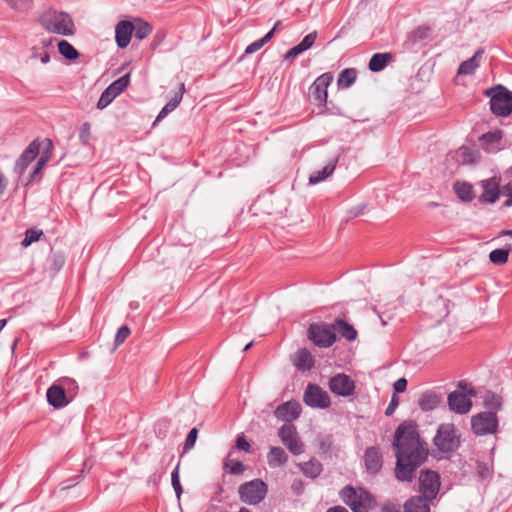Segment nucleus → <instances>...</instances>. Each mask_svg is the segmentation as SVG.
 <instances>
[{
	"label": "nucleus",
	"mask_w": 512,
	"mask_h": 512,
	"mask_svg": "<svg viewBox=\"0 0 512 512\" xmlns=\"http://www.w3.org/2000/svg\"><path fill=\"white\" fill-rule=\"evenodd\" d=\"M393 59L391 53H376L369 61V69L373 72H379L383 70L386 65Z\"/></svg>",
	"instance_id": "obj_31"
},
{
	"label": "nucleus",
	"mask_w": 512,
	"mask_h": 512,
	"mask_svg": "<svg viewBox=\"0 0 512 512\" xmlns=\"http://www.w3.org/2000/svg\"><path fill=\"white\" fill-rule=\"evenodd\" d=\"M454 190L457 196L466 202H470L474 198L473 187L467 182H456Z\"/></svg>",
	"instance_id": "obj_36"
},
{
	"label": "nucleus",
	"mask_w": 512,
	"mask_h": 512,
	"mask_svg": "<svg viewBox=\"0 0 512 512\" xmlns=\"http://www.w3.org/2000/svg\"><path fill=\"white\" fill-rule=\"evenodd\" d=\"M225 467H229V472L234 475L242 474L245 470L243 463L240 461L226 462Z\"/></svg>",
	"instance_id": "obj_49"
},
{
	"label": "nucleus",
	"mask_w": 512,
	"mask_h": 512,
	"mask_svg": "<svg viewBox=\"0 0 512 512\" xmlns=\"http://www.w3.org/2000/svg\"><path fill=\"white\" fill-rule=\"evenodd\" d=\"M333 328L335 334H340L341 337L345 338L348 341H353L357 337V331L355 328L342 319H337L333 323Z\"/></svg>",
	"instance_id": "obj_28"
},
{
	"label": "nucleus",
	"mask_w": 512,
	"mask_h": 512,
	"mask_svg": "<svg viewBox=\"0 0 512 512\" xmlns=\"http://www.w3.org/2000/svg\"><path fill=\"white\" fill-rule=\"evenodd\" d=\"M267 492V484L261 479H253L238 487L239 499L247 505L259 504L265 499Z\"/></svg>",
	"instance_id": "obj_6"
},
{
	"label": "nucleus",
	"mask_w": 512,
	"mask_h": 512,
	"mask_svg": "<svg viewBox=\"0 0 512 512\" xmlns=\"http://www.w3.org/2000/svg\"><path fill=\"white\" fill-rule=\"evenodd\" d=\"M355 388V382L344 373H338L329 380L330 391L338 396H352Z\"/></svg>",
	"instance_id": "obj_12"
},
{
	"label": "nucleus",
	"mask_w": 512,
	"mask_h": 512,
	"mask_svg": "<svg viewBox=\"0 0 512 512\" xmlns=\"http://www.w3.org/2000/svg\"><path fill=\"white\" fill-rule=\"evenodd\" d=\"M431 500L424 495L412 496L404 503V512H430Z\"/></svg>",
	"instance_id": "obj_21"
},
{
	"label": "nucleus",
	"mask_w": 512,
	"mask_h": 512,
	"mask_svg": "<svg viewBox=\"0 0 512 512\" xmlns=\"http://www.w3.org/2000/svg\"><path fill=\"white\" fill-rule=\"evenodd\" d=\"M130 83V73H127L123 75L122 77L118 78L117 80L113 81L107 89H109L114 96L120 95L128 86Z\"/></svg>",
	"instance_id": "obj_38"
},
{
	"label": "nucleus",
	"mask_w": 512,
	"mask_h": 512,
	"mask_svg": "<svg viewBox=\"0 0 512 512\" xmlns=\"http://www.w3.org/2000/svg\"><path fill=\"white\" fill-rule=\"evenodd\" d=\"M307 336L320 348L331 347L336 341L333 324L329 325L324 322L310 324Z\"/></svg>",
	"instance_id": "obj_7"
},
{
	"label": "nucleus",
	"mask_w": 512,
	"mask_h": 512,
	"mask_svg": "<svg viewBox=\"0 0 512 512\" xmlns=\"http://www.w3.org/2000/svg\"><path fill=\"white\" fill-rule=\"evenodd\" d=\"M333 81L331 73L320 75L310 87V95L319 105H325L327 102V88Z\"/></svg>",
	"instance_id": "obj_14"
},
{
	"label": "nucleus",
	"mask_w": 512,
	"mask_h": 512,
	"mask_svg": "<svg viewBox=\"0 0 512 512\" xmlns=\"http://www.w3.org/2000/svg\"><path fill=\"white\" fill-rule=\"evenodd\" d=\"M115 98H116V96H114L113 93L109 89L106 88L102 92V94L97 102V108L100 110L106 108Z\"/></svg>",
	"instance_id": "obj_44"
},
{
	"label": "nucleus",
	"mask_w": 512,
	"mask_h": 512,
	"mask_svg": "<svg viewBox=\"0 0 512 512\" xmlns=\"http://www.w3.org/2000/svg\"><path fill=\"white\" fill-rule=\"evenodd\" d=\"M382 512H401L400 506L391 502L383 504L381 508Z\"/></svg>",
	"instance_id": "obj_56"
},
{
	"label": "nucleus",
	"mask_w": 512,
	"mask_h": 512,
	"mask_svg": "<svg viewBox=\"0 0 512 512\" xmlns=\"http://www.w3.org/2000/svg\"><path fill=\"white\" fill-rule=\"evenodd\" d=\"M364 464L369 474H377L383 466V455L377 446L368 447L364 454Z\"/></svg>",
	"instance_id": "obj_17"
},
{
	"label": "nucleus",
	"mask_w": 512,
	"mask_h": 512,
	"mask_svg": "<svg viewBox=\"0 0 512 512\" xmlns=\"http://www.w3.org/2000/svg\"><path fill=\"white\" fill-rule=\"evenodd\" d=\"M46 397L48 403L54 408H62L69 403L65 389L57 384H53L48 388Z\"/></svg>",
	"instance_id": "obj_20"
},
{
	"label": "nucleus",
	"mask_w": 512,
	"mask_h": 512,
	"mask_svg": "<svg viewBox=\"0 0 512 512\" xmlns=\"http://www.w3.org/2000/svg\"><path fill=\"white\" fill-rule=\"evenodd\" d=\"M472 396H475L473 388L468 389L466 392L458 390L451 392L447 399L450 410L460 415L467 414L472 407Z\"/></svg>",
	"instance_id": "obj_10"
},
{
	"label": "nucleus",
	"mask_w": 512,
	"mask_h": 512,
	"mask_svg": "<svg viewBox=\"0 0 512 512\" xmlns=\"http://www.w3.org/2000/svg\"><path fill=\"white\" fill-rule=\"evenodd\" d=\"M338 159L330 161L323 169L313 172L309 176L310 184H317L327 179L335 170Z\"/></svg>",
	"instance_id": "obj_30"
},
{
	"label": "nucleus",
	"mask_w": 512,
	"mask_h": 512,
	"mask_svg": "<svg viewBox=\"0 0 512 512\" xmlns=\"http://www.w3.org/2000/svg\"><path fill=\"white\" fill-rule=\"evenodd\" d=\"M484 94L490 97L491 112L497 117H507L512 112V92L503 85L486 89Z\"/></svg>",
	"instance_id": "obj_5"
},
{
	"label": "nucleus",
	"mask_w": 512,
	"mask_h": 512,
	"mask_svg": "<svg viewBox=\"0 0 512 512\" xmlns=\"http://www.w3.org/2000/svg\"><path fill=\"white\" fill-rule=\"evenodd\" d=\"M131 331L130 328L126 325L121 326L115 336V346H119L125 342V340L129 337Z\"/></svg>",
	"instance_id": "obj_46"
},
{
	"label": "nucleus",
	"mask_w": 512,
	"mask_h": 512,
	"mask_svg": "<svg viewBox=\"0 0 512 512\" xmlns=\"http://www.w3.org/2000/svg\"><path fill=\"white\" fill-rule=\"evenodd\" d=\"M484 404L493 409H500L501 407V398L493 393L487 394L484 400Z\"/></svg>",
	"instance_id": "obj_48"
},
{
	"label": "nucleus",
	"mask_w": 512,
	"mask_h": 512,
	"mask_svg": "<svg viewBox=\"0 0 512 512\" xmlns=\"http://www.w3.org/2000/svg\"><path fill=\"white\" fill-rule=\"evenodd\" d=\"M39 151L40 143L36 139L26 147V149L23 151V153L16 161L14 166L15 173H17L18 175H22L29 166V164L35 160V158L39 154Z\"/></svg>",
	"instance_id": "obj_15"
},
{
	"label": "nucleus",
	"mask_w": 512,
	"mask_h": 512,
	"mask_svg": "<svg viewBox=\"0 0 512 512\" xmlns=\"http://www.w3.org/2000/svg\"><path fill=\"white\" fill-rule=\"evenodd\" d=\"M501 132H488L481 137V142L486 151L492 152L498 149L501 141Z\"/></svg>",
	"instance_id": "obj_33"
},
{
	"label": "nucleus",
	"mask_w": 512,
	"mask_h": 512,
	"mask_svg": "<svg viewBox=\"0 0 512 512\" xmlns=\"http://www.w3.org/2000/svg\"><path fill=\"white\" fill-rule=\"evenodd\" d=\"M58 50L63 57L69 60H75L79 57V52L66 40L58 42Z\"/></svg>",
	"instance_id": "obj_40"
},
{
	"label": "nucleus",
	"mask_w": 512,
	"mask_h": 512,
	"mask_svg": "<svg viewBox=\"0 0 512 512\" xmlns=\"http://www.w3.org/2000/svg\"><path fill=\"white\" fill-rule=\"evenodd\" d=\"M317 36V31H313L307 34L299 44H297L296 46L287 51V53L284 56L285 59H294L301 53L310 49L314 45Z\"/></svg>",
	"instance_id": "obj_22"
},
{
	"label": "nucleus",
	"mask_w": 512,
	"mask_h": 512,
	"mask_svg": "<svg viewBox=\"0 0 512 512\" xmlns=\"http://www.w3.org/2000/svg\"><path fill=\"white\" fill-rule=\"evenodd\" d=\"M197 436H198V429L192 428L186 437L184 447H183V452H187L191 448H193V446L195 445V442L197 440Z\"/></svg>",
	"instance_id": "obj_47"
},
{
	"label": "nucleus",
	"mask_w": 512,
	"mask_h": 512,
	"mask_svg": "<svg viewBox=\"0 0 512 512\" xmlns=\"http://www.w3.org/2000/svg\"><path fill=\"white\" fill-rule=\"evenodd\" d=\"M273 37V31H269L265 36L261 39H258L248 45L245 49L246 54H252L260 50L267 42H269Z\"/></svg>",
	"instance_id": "obj_41"
},
{
	"label": "nucleus",
	"mask_w": 512,
	"mask_h": 512,
	"mask_svg": "<svg viewBox=\"0 0 512 512\" xmlns=\"http://www.w3.org/2000/svg\"><path fill=\"white\" fill-rule=\"evenodd\" d=\"M472 430L476 435H486L496 432L498 421L493 412H482L472 417Z\"/></svg>",
	"instance_id": "obj_11"
},
{
	"label": "nucleus",
	"mask_w": 512,
	"mask_h": 512,
	"mask_svg": "<svg viewBox=\"0 0 512 512\" xmlns=\"http://www.w3.org/2000/svg\"><path fill=\"white\" fill-rule=\"evenodd\" d=\"M501 235H505V236H511L512 237V230H503L501 231L500 233Z\"/></svg>",
	"instance_id": "obj_61"
},
{
	"label": "nucleus",
	"mask_w": 512,
	"mask_h": 512,
	"mask_svg": "<svg viewBox=\"0 0 512 512\" xmlns=\"http://www.w3.org/2000/svg\"><path fill=\"white\" fill-rule=\"evenodd\" d=\"M133 29V33L136 39L143 40L149 36L152 32V27L148 22L142 21L140 19L136 20Z\"/></svg>",
	"instance_id": "obj_39"
},
{
	"label": "nucleus",
	"mask_w": 512,
	"mask_h": 512,
	"mask_svg": "<svg viewBox=\"0 0 512 512\" xmlns=\"http://www.w3.org/2000/svg\"><path fill=\"white\" fill-rule=\"evenodd\" d=\"M393 388L395 393L404 392L407 388V380L404 377L399 378L397 381H395Z\"/></svg>",
	"instance_id": "obj_55"
},
{
	"label": "nucleus",
	"mask_w": 512,
	"mask_h": 512,
	"mask_svg": "<svg viewBox=\"0 0 512 512\" xmlns=\"http://www.w3.org/2000/svg\"><path fill=\"white\" fill-rule=\"evenodd\" d=\"M278 436L286 448L294 455L304 452V444L298 436L296 427L292 424H284L278 431Z\"/></svg>",
	"instance_id": "obj_9"
},
{
	"label": "nucleus",
	"mask_w": 512,
	"mask_h": 512,
	"mask_svg": "<svg viewBox=\"0 0 512 512\" xmlns=\"http://www.w3.org/2000/svg\"><path fill=\"white\" fill-rule=\"evenodd\" d=\"M420 492L422 495L434 499L439 491L440 476L437 472L426 470L419 476Z\"/></svg>",
	"instance_id": "obj_13"
},
{
	"label": "nucleus",
	"mask_w": 512,
	"mask_h": 512,
	"mask_svg": "<svg viewBox=\"0 0 512 512\" xmlns=\"http://www.w3.org/2000/svg\"><path fill=\"white\" fill-rule=\"evenodd\" d=\"M90 138V124L84 123L80 130V139L84 144H87Z\"/></svg>",
	"instance_id": "obj_53"
},
{
	"label": "nucleus",
	"mask_w": 512,
	"mask_h": 512,
	"mask_svg": "<svg viewBox=\"0 0 512 512\" xmlns=\"http://www.w3.org/2000/svg\"><path fill=\"white\" fill-rule=\"evenodd\" d=\"M38 22L49 33L63 36L75 33L74 22L66 12L49 9L39 17Z\"/></svg>",
	"instance_id": "obj_2"
},
{
	"label": "nucleus",
	"mask_w": 512,
	"mask_h": 512,
	"mask_svg": "<svg viewBox=\"0 0 512 512\" xmlns=\"http://www.w3.org/2000/svg\"><path fill=\"white\" fill-rule=\"evenodd\" d=\"M392 446L396 457V479L412 482L415 471L425 463L429 455L428 445L420 438L416 424L401 423L394 433Z\"/></svg>",
	"instance_id": "obj_1"
},
{
	"label": "nucleus",
	"mask_w": 512,
	"mask_h": 512,
	"mask_svg": "<svg viewBox=\"0 0 512 512\" xmlns=\"http://www.w3.org/2000/svg\"><path fill=\"white\" fill-rule=\"evenodd\" d=\"M339 495L353 512H369L376 505L374 497L369 492L361 488L356 490L350 485L342 488Z\"/></svg>",
	"instance_id": "obj_4"
},
{
	"label": "nucleus",
	"mask_w": 512,
	"mask_h": 512,
	"mask_svg": "<svg viewBox=\"0 0 512 512\" xmlns=\"http://www.w3.org/2000/svg\"><path fill=\"white\" fill-rule=\"evenodd\" d=\"M45 144L46 146L40 156V159L48 163L51 158L54 147L51 139H45Z\"/></svg>",
	"instance_id": "obj_50"
},
{
	"label": "nucleus",
	"mask_w": 512,
	"mask_h": 512,
	"mask_svg": "<svg viewBox=\"0 0 512 512\" xmlns=\"http://www.w3.org/2000/svg\"><path fill=\"white\" fill-rule=\"evenodd\" d=\"M134 25L132 22L122 20L118 22L115 28V39L119 48H126L131 40Z\"/></svg>",
	"instance_id": "obj_19"
},
{
	"label": "nucleus",
	"mask_w": 512,
	"mask_h": 512,
	"mask_svg": "<svg viewBox=\"0 0 512 512\" xmlns=\"http://www.w3.org/2000/svg\"><path fill=\"white\" fill-rule=\"evenodd\" d=\"M398 404H399L398 396L394 394L391 398V401H390L388 407L386 408L385 415L391 416L394 413L395 409L397 408Z\"/></svg>",
	"instance_id": "obj_54"
},
{
	"label": "nucleus",
	"mask_w": 512,
	"mask_h": 512,
	"mask_svg": "<svg viewBox=\"0 0 512 512\" xmlns=\"http://www.w3.org/2000/svg\"><path fill=\"white\" fill-rule=\"evenodd\" d=\"M357 78V71L355 68H346L342 70L337 79L339 88H349L354 84Z\"/></svg>",
	"instance_id": "obj_32"
},
{
	"label": "nucleus",
	"mask_w": 512,
	"mask_h": 512,
	"mask_svg": "<svg viewBox=\"0 0 512 512\" xmlns=\"http://www.w3.org/2000/svg\"><path fill=\"white\" fill-rule=\"evenodd\" d=\"M326 512H348V510L342 506H335L329 508Z\"/></svg>",
	"instance_id": "obj_58"
},
{
	"label": "nucleus",
	"mask_w": 512,
	"mask_h": 512,
	"mask_svg": "<svg viewBox=\"0 0 512 512\" xmlns=\"http://www.w3.org/2000/svg\"><path fill=\"white\" fill-rule=\"evenodd\" d=\"M299 467L303 474L310 478L318 477L322 472V464L318 460H309L304 463H300Z\"/></svg>",
	"instance_id": "obj_34"
},
{
	"label": "nucleus",
	"mask_w": 512,
	"mask_h": 512,
	"mask_svg": "<svg viewBox=\"0 0 512 512\" xmlns=\"http://www.w3.org/2000/svg\"><path fill=\"white\" fill-rule=\"evenodd\" d=\"M483 192L480 196L481 202L494 203L499 198L500 194V179L491 177L481 181Z\"/></svg>",
	"instance_id": "obj_18"
},
{
	"label": "nucleus",
	"mask_w": 512,
	"mask_h": 512,
	"mask_svg": "<svg viewBox=\"0 0 512 512\" xmlns=\"http://www.w3.org/2000/svg\"><path fill=\"white\" fill-rule=\"evenodd\" d=\"M185 93V84L181 83L179 87V91L169 100V102L162 108V110L159 112L158 116L156 117V120L154 122V125L164 119L170 112L175 110L177 106L180 104L183 94Z\"/></svg>",
	"instance_id": "obj_26"
},
{
	"label": "nucleus",
	"mask_w": 512,
	"mask_h": 512,
	"mask_svg": "<svg viewBox=\"0 0 512 512\" xmlns=\"http://www.w3.org/2000/svg\"><path fill=\"white\" fill-rule=\"evenodd\" d=\"M483 53H484L483 49H481V48L478 49L471 58H469L466 61H463L460 64L457 73L459 75H472L475 72V70L478 68L480 58Z\"/></svg>",
	"instance_id": "obj_27"
},
{
	"label": "nucleus",
	"mask_w": 512,
	"mask_h": 512,
	"mask_svg": "<svg viewBox=\"0 0 512 512\" xmlns=\"http://www.w3.org/2000/svg\"><path fill=\"white\" fill-rule=\"evenodd\" d=\"M433 445L443 455L456 452L461 445V433L453 423H442L438 426Z\"/></svg>",
	"instance_id": "obj_3"
},
{
	"label": "nucleus",
	"mask_w": 512,
	"mask_h": 512,
	"mask_svg": "<svg viewBox=\"0 0 512 512\" xmlns=\"http://www.w3.org/2000/svg\"><path fill=\"white\" fill-rule=\"evenodd\" d=\"M171 483L176 493V496L179 499L183 492L179 478V464L174 468V470L171 473Z\"/></svg>",
	"instance_id": "obj_45"
},
{
	"label": "nucleus",
	"mask_w": 512,
	"mask_h": 512,
	"mask_svg": "<svg viewBox=\"0 0 512 512\" xmlns=\"http://www.w3.org/2000/svg\"><path fill=\"white\" fill-rule=\"evenodd\" d=\"M7 323V320L6 319H1L0 320V331L4 328V326L6 325Z\"/></svg>",
	"instance_id": "obj_64"
},
{
	"label": "nucleus",
	"mask_w": 512,
	"mask_h": 512,
	"mask_svg": "<svg viewBox=\"0 0 512 512\" xmlns=\"http://www.w3.org/2000/svg\"><path fill=\"white\" fill-rule=\"evenodd\" d=\"M430 31V27L425 25L414 29L408 34L407 39L404 42L405 48L407 50H413L418 43L425 41L429 37Z\"/></svg>",
	"instance_id": "obj_24"
},
{
	"label": "nucleus",
	"mask_w": 512,
	"mask_h": 512,
	"mask_svg": "<svg viewBox=\"0 0 512 512\" xmlns=\"http://www.w3.org/2000/svg\"><path fill=\"white\" fill-rule=\"evenodd\" d=\"M505 207H511L512 206V195H508V199L504 202Z\"/></svg>",
	"instance_id": "obj_60"
},
{
	"label": "nucleus",
	"mask_w": 512,
	"mask_h": 512,
	"mask_svg": "<svg viewBox=\"0 0 512 512\" xmlns=\"http://www.w3.org/2000/svg\"><path fill=\"white\" fill-rule=\"evenodd\" d=\"M476 471L478 475L481 476L482 478H487L491 474L489 465L481 461L477 462Z\"/></svg>",
	"instance_id": "obj_51"
},
{
	"label": "nucleus",
	"mask_w": 512,
	"mask_h": 512,
	"mask_svg": "<svg viewBox=\"0 0 512 512\" xmlns=\"http://www.w3.org/2000/svg\"><path fill=\"white\" fill-rule=\"evenodd\" d=\"M37 164H38L40 167L44 168V167H45V165L47 164V162H46V161H43V160H41V159L39 158V159H38V161H37Z\"/></svg>",
	"instance_id": "obj_63"
},
{
	"label": "nucleus",
	"mask_w": 512,
	"mask_h": 512,
	"mask_svg": "<svg viewBox=\"0 0 512 512\" xmlns=\"http://www.w3.org/2000/svg\"><path fill=\"white\" fill-rule=\"evenodd\" d=\"M42 169H43L42 167H40L38 164H36V166L33 168L32 172L30 174L28 183L33 182L35 180V178L40 174Z\"/></svg>",
	"instance_id": "obj_57"
},
{
	"label": "nucleus",
	"mask_w": 512,
	"mask_h": 512,
	"mask_svg": "<svg viewBox=\"0 0 512 512\" xmlns=\"http://www.w3.org/2000/svg\"><path fill=\"white\" fill-rule=\"evenodd\" d=\"M438 404L439 399L434 393H423L418 400L420 409L425 412L434 410Z\"/></svg>",
	"instance_id": "obj_35"
},
{
	"label": "nucleus",
	"mask_w": 512,
	"mask_h": 512,
	"mask_svg": "<svg viewBox=\"0 0 512 512\" xmlns=\"http://www.w3.org/2000/svg\"><path fill=\"white\" fill-rule=\"evenodd\" d=\"M280 25H281V21H277L275 23L274 27L270 31H273V34H274L275 31L279 28Z\"/></svg>",
	"instance_id": "obj_62"
},
{
	"label": "nucleus",
	"mask_w": 512,
	"mask_h": 512,
	"mask_svg": "<svg viewBox=\"0 0 512 512\" xmlns=\"http://www.w3.org/2000/svg\"><path fill=\"white\" fill-rule=\"evenodd\" d=\"M304 403L312 408H328L331 404L328 393L317 384L309 383L303 396Z\"/></svg>",
	"instance_id": "obj_8"
},
{
	"label": "nucleus",
	"mask_w": 512,
	"mask_h": 512,
	"mask_svg": "<svg viewBox=\"0 0 512 512\" xmlns=\"http://www.w3.org/2000/svg\"><path fill=\"white\" fill-rule=\"evenodd\" d=\"M288 461V455L281 447H271L267 454V462L271 468L284 465Z\"/></svg>",
	"instance_id": "obj_29"
},
{
	"label": "nucleus",
	"mask_w": 512,
	"mask_h": 512,
	"mask_svg": "<svg viewBox=\"0 0 512 512\" xmlns=\"http://www.w3.org/2000/svg\"><path fill=\"white\" fill-rule=\"evenodd\" d=\"M42 234H43L42 230H38L35 228L27 229L25 232V237L21 242V245L23 247L30 246L33 242L38 241L40 239V237L42 236Z\"/></svg>",
	"instance_id": "obj_42"
},
{
	"label": "nucleus",
	"mask_w": 512,
	"mask_h": 512,
	"mask_svg": "<svg viewBox=\"0 0 512 512\" xmlns=\"http://www.w3.org/2000/svg\"><path fill=\"white\" fill-rule=\"evenodd\" d=\"M52 47V39L43 38L38 44L31 48V58L39 59L41 63L47 64L50 61L49 49Z\"/></svg>",
	"instance_id": "obj_23"
},
{
	"label": "nucleus",
	"mask_w": 512,
	"mask_h": 512,
	"mask_svg": "<svg viewBox=\"0 0 512 512\" xmlns=\"http://www.w3.org/2000/svg\"><path fill=\"white\" fill-rule=\"evenodd\" d=\"M511 249V245H508L506 248L495 249L490 252L489 260L495 265H504L508 262Z\"/></svg>",
	"instance_id": "obj_37"
},
{
	"label": "nucleus",
	"mask_w": 512,
	"mask_h": 512,
	"mask_svg": "<svg viewBox=\"0 0 512 512\" xmlns=\"http://www.w3.org/2000/svg\"><path fill=\"white\" fill-rule=\"evenodd\" d=\"M293 364L298 370H311L314 367V357L307 349H300L293 358Z\"/></svg>",
	"instance_id": "obj_25"
},
{
	"label": "nucleus",
	"mask_w": 512,
	"mask_h": 512,
	"mask_svg": "<svg viewBox=\"0 0 512 512\" xmlns=\"http://www.w3.org/2000/svg\"><path fill=\"white\" fill-rule=\"evenodd\" d=\"M301 411L300 403L296 400H290L280 404L274 411V415L279 420L292 422L300 416Z\"/></svg>",
	"instance_id": "obj_16"
},
{
	"label": "nucleus",
	"mask_w": 512,
	"mask_h": 512,
	"mask_svg": "<svg viewBox=\"0 0 512 512\" xmlns=\"http://www.w3.org/2000/svg\"><path fill=\"white\" fill-rule=\"evenodd\" d=\"M5 2L11 9L20 12L27 11L32 5V0H5Z\"/></svg>",
	"instance_id": "obj_43"
},
{
	"label": "nucleus",
	"mask_w": 512,
	"mask_h": 512,
	"mask_svg": "<svg viewBox=\"0 0 512 512\" xmlns=\"http://www.w3.org/2000/svg\"><path fill=\"white\" fill-rule=\"evenodd\" d=\"M236 447L239 449V450H242L244 452H250V449H251V445L250 443L246 440V438L244 437V435H239L236 439Z\"/></svg>",
	"instance_id": "obj_52"
},
{
	"label": "nucleus",
	"mask_w": 512,
	"mask_h": 512,
	"mask_svg": "<svg viewBox=\"0 0 512 512\" xmlns=\"http://www.w3.org/2000/svg\"><path fill=\"white\" fill-rule=\"evenodd\" d=\"M503 190L507 195H512V183H508L507 185H505L503 187Z\"/></svg>",
	"instance_id": "obj_59"
}]
</instances>
